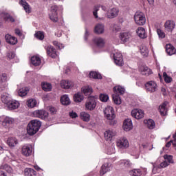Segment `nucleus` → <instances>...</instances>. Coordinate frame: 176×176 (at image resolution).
<instances>
[{"mask_svg":"<svg viewBox=\"0 0 176 176\" xmlns=\"http://www.w3.org/2000/svg\"><path fill=\"white\" fill-rule=\"evenodd\" d=\"M42 126V122L38 120H31L27 126V131L29 135H34L36 134Z\"/></svg>","mask_w":176,"mask_h":176,"instance_id":"f257e3e1","label":"nucleus"},{"mask_svg":"<svg viewBox=\"0 0 176 176\" xmlns=\"http://www.w3.org/2000/svg\"><path fill=\"white\" fill-rule=\"evenodd\" d=\"M112 153H115V148L111 147L107 151V155H112Z\"/></svg>","mask_w":176,"mask_h":176,"instance_id":"e2e57ef3","label":"nucleus"},{"mask_svg":"<svg viewBox=\"0 0 176 176\" xmlns=\"http://www.w3.org/2000/svg\"><path fill=\"white\" fill-rule=\"evenodd\" d=\"M82 91L85 96H90L93 93V89L91 87L85 86L82 87Z\"/></svg>","mask_w":176,"mask_h":176,"instance_id":"ea45409f","label":"nucleus"},{"mask_svg":"<svg viewBox=\"0 0 176 176\" xmlns=\"http://www.w3.org/2000/svg\"><path fill=\"white\" fill-rule=\"evenodd\" d=\"M89 35V31L87 29L85 30V41H87V36Z\"/></svg>","mask_w":176,"mask_h":176,"instance_id":"338daca9","label":"nucleus"},{"mask_svg":"<svg viewBox=\"0 0 176 176\" xmlns=\"http://www.w3.org/2000/svg\"><path fill=\"white\" fill-rule=\"evenodd\" d=\"M2 17L4 21H6L7 23H14L16 21V19H14V17L11 16V14L9 13L3 14Z\"/></svg>","mask_w":176,"mask_h":176,"instance_id":"cd10ccee","label":"nucleus"},{"mask_svg":"<svg viewBox=\"0 0 176 176\" xmlns=\"http://www.w3.org/2000/svg\"><path fill=\"white\" fill-rule=\"evenodd\" d=\"M60 87L62 89H72V87H74V82L68 80H62L60 81Z\"/></svg>","mask_w":176,"mask_h":176,"instance_id":"412c9836","label":"nucleus"},{"mask_svg":"<svg viewBox=\"0 0 176 176\" xmlns=\"http://www.w3.org/2000/svg\"><path fill=\"white\" fill-rule=\"evenodd\" d=\"M14 123V118L5 116H0V124H1L4 129H10L12 124Z\"/></svg>","mask_w":176,"mask_h":176,"instance_id":"f03ea898","label":"nucleus"},{"mask_svg":"<svg viewBox=\"0 0 176 176\" xmlns=\"http://www.w3.org/2000/svg\"><path fill=\"white\" fill-rule=\"evenodd\" d=\"M70 118H72V119H75V118H78V114L76 112H70L69 113Z\"/></svg>","mask_w":176,"mask_h":176,"instance_id":"0e129e2a","label":"nucleus"},{"mask_svg":"<svg viewBox=\"0 0 176 176\" xmlns=\"http://www.w3.org/2000/svg\"><path fill=\"white\" fill-rule=\"evenodd\" d=\"M168 164H169L167 162V161H164L160 164V167H161V168H166V167H167Z\"/></svg>","mask_w":176,"mask_h":176,"instance_id":"bf43d9fd","label":"nucleus"},{"mask_svg":"<svg viewBox=\"0 0 176 176\" xmlns=\"http://www.w3.org/2000/svg\"><path fill=\"white\" fill-rule=\"evenodd\" d=\"M113 91L116 94H124V91H126V89L124 87L118 85L113 87Z\"/></svg>","mask_w":176,"mask_h":176,"instance_id":"f704fd0d","label":"nucleus"},{"mask_svg":"<svg viewBox=\"0 0 176 176\" xmlns=\"http://www.w3.org/2000/svg\"><path fill=\"white\" fill-rule=\"evenodd\" d=\"M31 63L34 67H38L41 65L42 60H41V58L38 56H32L31 58Z\"/></svg>","mask_w":176,"mask_h":176,"instance_id":"2f4dec72","label":"nucleus"},{"mask_svg":"<svg viewBox=\"0 0 176 176\" xmlns=\"http://www.w3.org/2000/svg\"><path fill=\"white\" fill-rule=\"evenodd\" d=\"M157 33L159 38H161V39H163V38L166 37V34H164V32H163L160 29L157 30Z\"/></svg>","mask_w":176,"mask_h":176,"instance_id":"6e6d98bb","label":"nucleus"},{"mask_svg":"<svg viewBox=\"0 0 176 176\" xmlns=\"http://www.w3.org/2000/svg\"><path fill=\"white\" fill-rule=\"evenodd\" d=\"M104 138L107 141H112L113 137L116 135V131L109 129L104 133Z\"/></svg>","mask_w":176,"mask_h":176,"instance_id":"2eb2a0df","label":"nucleus"},{"mask_svg":"<svg viewBox=\"0 0 176 176\" xmlns=\"http://www.w3.org/2000/svg\"><path fill=\"white\" fill-rule=\"evenodd\" d=\"M45 49L47 52V56H50V57H52V58H56V57H57L56 49H54L53 46L47 45L45 46Z\"/></svg>","mask_w":176,"mask_h":176,"instance_id":"f8f14e48","label":"nucleus"},{"mask_svg":"<svg viewBox=\"0 0 176 176\" xmlns=\"http://www.w3.org/2000/svg\"><path fill=\"white\" fill-rule=\"evenodd\" d=\"M36 104H38V102L35 99H29L26 102V105L28 108H35V107H36Z\"/></svg>","mask_w":176,"mask_h":176,"instance_id":"37998d69","label":"nucleus"},{"mask_svg":"<svg viewBox=\"0 0 176 176\" xmlns=\"http://www.w3.org/2000/svg\"><path fill=\"white\" fill-rule=\"evenodd\" d=\"M59 8H61V6H52L50 8V12L49 14L50 19L53 23H57L58 21V14L57 11L58 10Z\"/></svg>","mask_w":176,"mask_h":176,"instance_id":"20e7f679","label":"nucleus"},{"mask_svg":"<svg viewBox=\"0 0 176 176\" xmlns=\"http://www.w3.org/2000/svg\"><path fill=\"white\" fill-rule=\"evenodd\" d=\"M131 116L133 118H135V119H142L145 116V113H144V111L140 109H135L131 111Z\"/></svg>","mask_w":176,"mask_h":176,"instance_id":"9b49d317","label":"nucleus"},{"mask_svg":"<svg viewBox=\"0 0 176 176\" xmlns=\"http://www.w3.org/2000/svg\"><path fill=\"white\" fill-rule=\"evenodd\" d=\"M5 38L7 43H10V45H16L17 43V38L10 34H6Z\"/></svg>","mask_w":176,"mask_h":176,"instance_id":"a878e982","label":"nucleus"},{"mask_svg":"<svg viewBox=\"0 0 176 176\" xmlns=\"http://www.w3.org/2000/svg\"><path fill=\"white\" fill-rule=\"evenodd\" d=\"M164 158L165 159V162H167L168 164L174 163L172 155H164Z\"/></svg>","mask_w":176,"mask_h":176,"instance_id":"3c124183","label":"nucleus"},{"mask_svg":"<svg viewBox=\"0 0 176 176\" xmlns=\"http://www.w3.org/2000/svg\"><path fill=\"white\" fill-rule=\"evenodd\" d=\"M135 23L137 25H145L146 18L145 14L141 12H136L134 15Z\"/></svg>","mask_w":176,"mask_h":176,"instance_id":"7ed1b4c3","label":"nucleus"},{"mask_svg":"<svg viewBox=\"0 0 176 176\" xmlns=\"http://www.w3.org/2000/svg\"><path fill=\"white\" fill-rule=\"evenodd\" d=\"M97 107V102L94 96H89L85 102V109L87 111H94Z\"/></svg>","mask_w":176,"mask_h":176,"instance_id":"423d86ee","label":"nucleus"},{"mask_svg":"<svg viewBox=\"0 0 176 176\" xmlns=\"http://www.w3.org/2000/svg\"><path fill=\"white\" fill-rule=\"evenodd\" d=\"M136 34L139 38L141 39H145L146 38L148 37V34H146V31L145 30V28L142 27H139L136 30Z\"/></svg>","mask_w":176,"mask_h":176,"instance_id":"6ab92c4d","label":"nucleus"},{"mask_svg":"<svg viewBox=\"0 0 176 176\" xmlns=\"http://www.w3.org/2000/svg\"><path fill=\"white\" fill-rule=\"evenodd\" d=\"M60 102L63 105H69L71 104V100L68 95H63L60 98Z\"/></svg>","mask_w":176,"mask_h":176,"instance_id":"72a5a7b5","label":"nucleus"},{"mask_svg":"<svg viewBox=\"0 0 176 176\" xmlns=\"http://www.w3.org/2000/svg\"><path fill=\"white\" fill-rule=\"evenodd\" d=\"M104 116L108 120H113L115 119V110L113 107L111 106H107L103 111Z\"/></svg>","mask_w":176,"mask_h":176,"instance_id":"6e6552de","label":"nucleus"},{"mask_svg":"<svg viewBox=\"0 0 176 176\" xmlns=\"http://www.w3.org/2000/svg\"><path fill=\"white\" fill-rule=\"evenodd\" d=\"M120 165L122 167H126V168H129V167H131L132 164L130 162V160H122L120 161Z\"/></svg>","mask_w":176,"mask_h":176,"instance_id":"49530a36","label":"nucleus"},{"mask_svg":"<svg viewBox=\"0 0 176 176\" xmlns=\"http://www.w3.org/2000/svg\"><path fill=\"white\" fill-rule=\"evenodd\" d=\"M41 86L44 91H50L52 90V85L49 82H42Z\"/></svg>","mask_w":176,"mask_h":176,"instance_id":"de8ad7c7","label":"nucleus"},{"mask_svg":"<svg viewBox=\"0 0 176 176\" xmlns=\"http://www.w3.org/2000/svg\"><path fill=\"white\" fill-rule=\"evenodd\" d=\"M25 176H36V171L31 168H26L24 170Z\"/></svg>","mask_w":176,"mask_h":176,"instance_id":"c9c22d12","label":"nucleus"},{"mask_svg":"<svg viewBox=\"0 0 176 176\" xmlns=\"http://www.w3.org/2000/svg\"><path fill=\"white\" fill-rule=\"evenodd\" d=\"M9 80V78L6 74H3L1 76V81L2 82H8Z\"/></svg>","mask_w":176,"mask_h":176,"instance_id":"052dcab7","label":"nucleus"},{"mask_svg":"<svg viewBox=\"0 0 176 176\" xmlns=\"http://www.w3.org/2000/svg\"><path fill=\"white\" fill-rule=\"evenodd\" d=\"M35 37L37 39H39L40 41H42L45 38V34H43V32H37L35 34H34Z\"/></svg>","mask_w":176,"mask_h":176,"instance_id":"603ef678","label":"nucleus"},{"mask_svg":"<svg viewBox=\"0 0 176 176\" xmlns=\"http://www.w3.org/2000/svg\"><path fill=\"white\" fill-rule=\"evenodd\" d=\"M21 153L23 155V156H31L32 154V147L30 144H25L23 146H22L21 148Z\"/></svg>","mask_w":176,"mask_h":176,"instance_id":"4468645a","label":"nucleus"},{"mask_svg":"<svg viewBox=\"0 0 176 176\" xmlns=\"http://www.w3.org/2000/svg\"><path fill=\"white\" fill-rule=\"evenodd\" d=\"M89 78H91L92 79H102V77L101 76V74L97 72H91L89 73Z\"/></svg>","mask_w":176,"mask_h":176,"instance_id":"a18cd8bd","label":"nucleus"},{"mask_svg":"<svg viewBox=\"0 0 176 176\" xmlns=\"http://www.w3.org/2000/svg\"><path fill=\"white\" fill-rule=\"evenodd\" d=\"M14 52H10L7 54V56L8 57V58H10V60H12V58H14Z\"/></svg>","mask_w":176,"mask_h":176,"instance_id":"680f3d73","label":"nucleus"},{"mask_svg":"<svg viewBox=\"0 0 176 176\" xmlns=\"http://www.w3.org/2000/svg\"><path fill=\"white\" fill-rule=\"evenodd\" d=\"M163 76L164 78V80L166 83H170V82L173 80V78L167 75V73L164 72Z\"/></svg>","mask_w":176,"mask_h":176,"instance_id":"5fc2aeb1","label":"nucleus"},{"mask_svg":"<svg viewBox=\"0 0 176 176\" xmlns=\"http://www.w3.org/2000/svg\"><path fill=\"white\" fill-rule=\"evenodd\" d=\"M171 144H173V141L172 140H170V142L166 143V148H170L171 146Z\"/></svg>","mask_w":176,"mask_h":176,"instance_id":"774afa93","label":"nucleus"},{"mask_svg":"<svg viewBox=\"0 0 176 176\" xmlns=\"http://www.w3.org/2000/svg\"><path fill=\"white\" fill-rule=\"evenodd\" d=\"M33 116L39 119H46L49 116V113L45 110H36L33 112Z\"/></svg>","mask_w":176,"mask_h":176,"instance_id":"9d476101","label":"nucleus"},{"mask_svg":"<svg viewBox=\"0 0 176 176\" xmlns=\"http://www.w3.org/2000/svg\"><path fill=\"white\" fill-rule=\"evenodd\" d=\"M131 175L132 176H141L142 175V173H141L140 169H133L131 172Z\"/></svg>","mask_w":176,"mask_h":176,"instance_id":"8fccbe9b","label":"nucleus"},{"mask_svg":"<svg viewBox=\"0 0 176 176\" xmlns=\"http://www.w3.org/2000/svg\"><path fill=\"white\" fill-rule=\"evenodd\" d=\"M93 42L98 47H104L105 46V40L101 37L94 38Z\"/></svg>","mask_w":176,"mask_h":176,"instance_id":"5701e85b","label":"nucleus"},{"mask_svg":"<svg viewBox=\"0 0 176 176\" xmlns=\"http://www.w3.org/2000/svg\"><path fill=\"white\" fill-rule=\"evenodd\" d=\"M139 72L142 75H144L145 76L152 75V70L147 66L142 65L139 67Z\"/></svg>","mask_w":176,"mask_h":176,"instance_id":"dca6fc26","label":"nucleus"},{"mask_svg":"<svg viewBox=\"0 0 176 176\" xmlns=\"http://www.w3.org/2000/svg\"><path fill=\"white\" fill-rule=\"evenodd\" d=\"M80 118L84 122H89V120H90V114H89V113H87L86 111H82L80 113Z\"/></svg>","mask_w":176,"mask_h":176,"instance_id":"79ce46f5","label":"nucleus"},{"mask_svg":"<svg viewBox=\"0 0 176 176\" xmlns=\"http://www.w3.org/2000/svg\"><path fill=\"white\" fill-rule=\"evenodd\" d=\"M7 144L10 148H14L19 144V140L16 138H9Z\"/></svg>","mask_w":176,"mask_h":176,"instance_id":"c756f323","label":"nucleus"},{"mask_svg":"<svg viewBox=\"0 0 176 176\" xmlns=\"http://www.w3.org/2000/svg\"><path fill=\"white\" fill-rule=\"evenodd\" d=\"M9 109L12 111L13 109H17L20 107V102L16 100H10L9 103L7 104Z\"/></svg>","mask_w":176,"mask_h":176,"instance_id":"4be33fe9","label":"nucleus"},{"mask_svg":"<svg viewBox=\"0 0 176 176\" xmlns=\"http://www.w3.org/2000/svg\"><path fill=\"white\" fill-rule=\"evenodd\" d=\"M167 104H168V102H164L159 107V111L162 116H166V115H167Z\"/></svg>","mask_w":176,"mask_h":176,"instance_id":"bb28decb","label":"nucleus"},{"mask_svg":"<svg viewBox=\"0 0 176 176\" xmlns=\"http://www.w3.org/2000/svg\"><path fill=\"white\" fill-rule=\"evenodd\" d=\"M140 53L143 57H148L149 54V50L146 45H142L140 47Z\"/></svg>","mask_w":176,"mask_h":176,"instance_id":"e433bc0d","label":"nucleus"},{"mask_svg":"<svg viewBox=\"0 0 176 176\" xmlns=\"http://www.w3.org/2000/svg\"><path fill=\"white\" fill-rule=\"evenodd\" d=\"M12 100V98H10V96L8 94H3L1 95V101L3 102V104H8Z\"/></svg>","mask_w":176,"mask_h":176,"instance_id":"58836bf2","label":"nucleus"},{"mask_svg":"<svg viewBox=\"0 0 176 176\" xmlns=\"http://www.w3.org/2000/svg\"><path fill=\"white\" fill-rule=\"evenodd\" d=\"M166 31L168 32H173L175 28V22L173 20H168L164 23Z\"/></svg>","mask_w":176,"mask_h":176,"instance_id":"ddd939ff","label":"nucleus"},{"mask_svg":"<svg viewBox=\"0 0 176 176\" xmlns=\"http://www.w3.org/2000/svg\"><path fill=\"white\" fill-rule=\"evenodd\" d=\"M123 129L124 131H130V130L133 129V121L131 119L127 118L124 121L123 123Z\"/></svg>","mask_w":176,"mask_h":176,"instance_id":"a211bd4d","label":"nucleus"},{"mask_svg":"<svg viewBox=\"0 0 176 176\" xmlns=\"http://www.w3.org/2000/svg\"><path fill=\"white\" fill-rule=\"evenodd\" d=\"M166 52L168 56H173V54H175L176 49L171 44L166 45Z\"/></svg>","mask_w":176,"mask_h":176,"instance_id":"393cba45","label":"nucleus"},{"mask_svg":"<svg viewBox=\"0 0 176 176\" xmlns=\"http://www.w3.org/2000/svg\"><path fill=\"white\" fill-rule=\"evenodd\" d=\"M15 34L16 35H18V36H21V35H23V33L21 32V30H20V29H15Z\"/></svg>","mask_w":176,"mask_h":176,"instance_id":"69168bd1","label":"nucleus"},{"mask_svg":"<svg viewBox=\"0 0 176 176\" xmlns=\"http://www.w3.org/2000/svg\"><path fill=\"white\" fill-rule=\"evenodd\" d=\"M130 38H131V34H130L129 32H123L120 34V39L122 43L129 42V41H130Z\"/></svg>","mask_w":176,"mask_h":176,"instance_id":"b1692460","label":"nucleus"},{"mask_svg":"<svg viewBox=\"0 0 176 176\" xmlns=\"http://www.w3.org/2000/svg\"><path fill=\"white\" fill-rule=\"evenodd\" d=\"M104 25L99 23L95 26L94 32L95 34H104Z\"/></svg>","mask_w":176,"mask_h":176,"instance_id":"473e14b6","label":"nucleus"},{"mask_svg":"<svg viewBox=\"0 0 176 176\" xmlns=\"http://www.w3.org/2000/svg\"><path fill=\"white\" fill-rule=\"evenodd\" d=\"M28 91H30L28 87H22L18 89V95L20 97H25L28 94Z\"/></svg>","mask_w":176,"mask_h":176,"instance_id":"7c9ffc66","label":"nucleus"},{"mask_svg":"<svg viewBox=\"0 0 176 176\" xmlns=\"http://www.w3.org/2000/svg\"><path fill=\"white\" fill-rule=\"evenodd\" d=\"M117 147L120 149H127L130 146V143L126 137L118 138L116 140Z\"/></svg>","mask_w":176,"mask_h":176,"instance_id":"39448f33","label":"nucleus"},{"mask_svg":"<svg viewBox=\"0 0 176 176\" xmlns=\"http://www.w3.org/2000/svg\"><path fill=\"white\" fill-rule=\"evenodd\" d=\"M111 170H112V164L111 163L104 164L101 166L100 174V175H104V174H107Z\"/></svg>","mask_w":176,"mask_h":176,"instance_id":"aec40b11","label":"nucleus"},{"mask_svg":"<svg viewBox=\"0 0 176 176\" xmlns=\"http://www.w3.org/2000/svg\"><path fill=\"white\" fill-rule=\"evenodd\" d=\"M100 10V6H95L94 8L93 14L96 19H98V15L97 14V12Z\"/></svg>","mask_w":176,"mask_h":176,"instance_id":"4d7b16f0","label":"nucleus"},{"mask_svg":"<svg viewBox=\"0 0 176 176\" xmlns=\"http://www.w3.org/2000/svg\"><path fill=\"white\" fill-rule=\"evenodd\" d=\"M145 89L148 93H155L157 91V84L153 80L148 81L145 84Z\"/></svg>","mask_w":176,"mask_h":176,"instance_id":"1a4fd4ad","label":"nucleus"},{"mask_svg":"<svg viewBox=\"0 0 176 176\" xmlns=\"http://www.w3.org/2000/svg\"><path fill=\"white\" fill-rule=\"evenodd\" d=\"M113 100L116 105H120V104H122V100L119 95H113Z\"/></svg>","mask_w":176,"mask_h":176,"instance_id":"09e8293b","label":"nucleus"},{"mask_svg":"<svg viewBox=\"0 0 176 176\" xmlns=\"http://www.w3.org/2000/svg\"><path fill=\"white\" fill-rule=\"evenodd\" d=\"M100 101H102V102H107L109 100V96L107 94H101L100 95Z\"/></svg>","mask_w":176,"mask_h":176,"instance_id":"864d4df0","label":"nucleus"},{"mask_svg":"<svg viewBox=\"0 0 176 176\" xmlns=\"http://www.w3.org/2000/svg\"><path fill=\"white\" fill-rule=\"evenodd\" d=\"M83 94L80 92H78L74 96V100L75 102H82V100H84Z\"/></svg>","mask_w":176,"mask_h":176,"instance_id":"a19ab883","label":"nucleus"},{"mask_svg":"<svg viewBox=\"0 0 176 176\" xmlns=\"http://www.w3.org/2000/svg\"><path fill=\"white\" fill-rule=\"evenodd\" d=\"M0 168L2 170H5V171H7V173H8L10 174L13 173V168H12V167L8 165L7 164L1 165L0 166Z\"/></svg>","mask_w":176,"mask_h":176,"instance_id":"c03bdc74","label":"nucleus"},{"mask_svg":"<svg viewBox=\"0 0 176 176\" xmlns=\"http://www.w3.org/2000/svg\"><path fill=\"white\" fill-rule=\"evenodd\" d=\"M118 14H119V9L116 8H113L108 10L107 18L115 19V17H118Z\"/></svg>","mask_w":176,"mask_h":176,"instance_id":"f3484780","label":"nucleus"},{"mask_svg":"<svg viewBox=\"0 0 176 176\" xmlns=\"http://www.w3.org/2000/svg\"><path fill=\"white\" fill-rule=\"evenodd\" d=\"M19 3L23 8L26 13H31V6H30L27 1L20 0Z\"/></svg>","mask_w":176,"mask_h":176,"instance_id":"c85d7f7f","label":"nucleus"},{"mask_svg":"<svg viewBox=\"0 0 176 176\" xmlns=\"http://www.w3.org/2000/svg\"><path fill=\"white\" fill-rule=\"evenodd\" d=\"M144 123H145V124H146L147 127L150 130H153V128L155 127V126H156L155 121H153V120H152V119L144 120Z\"/></svg>","mask_w":176,"mask_h":176,"instance_id":"4c0bfd02","label":"nucleus"},{"mask_svg":"<svg viewBox=\"0 0 176 176\" xmlns=\"http://www.w3.org/2000/svg\"><path fill=\"white\" fill-rule=\"evenodd\" d=\"M49 111L52 115H56V113H57V109L52 106H50Z\"/></svg>","mask_w":176,"mask_h":176,"instance_id":"13d9d810","label":"nucleus"},{"mask_svg":"<svg viewBox=\"0 0 176 176\" xmlns=\"http://www.w3.org/2000/svg\"><path fill=\"white\" fill-rule=\"evenodd\" d=\"M111 56L113 57L114 63L116 64V65H118L119 67L123 66L124 63L123 62V56L120 52L118 51H115V52L113 53Z\"/></svg>","mask_w":176,"mask_h":176,"instance_id":"0eeeda50","label":"nucleus"}]
</instances>
